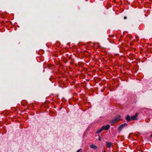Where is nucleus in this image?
<instances>
[{"mask_svg":"<svg viewBox=\"0 0 152 152\" xmlns=\"http://www.w3.org/2000/svg\"><path fill=\"white\" fill-rule=\"evenodd\" d=\"M131 117H130L129 115H127L125 117V119L128 122L132 121Z\"/></svg>","mask_w":152,"mask_h":152,"instance_id":"nucleus-4","label":"nucleus"},{"mask_svg":"<svg viewBox=\"0 0 152 152\" xmlns=\"http://www.w3.org/2000/svg\"><path fill=\"white\" fill-rule=\"evenodd\" d=\"M99 140H101V139H100L99 137Z\"/></svg>","mask_w":152,"mask_h":152,"instance_id":"nucleus-11","label":"nucleus"},{"mask_svg":"<svg viewBox=\"0 0 152 152\" xmlns=\"http://www.w3.org/2000/svg\"><path fill=\"white\" fill-rule=\"evenodd\" d=\"M121 116L119 115L118 117H115L111 121L110 123L112 125L114 124L115 123L117 122L119 120V118H120Z\"/></svg>","mask_w":152,"mask_h":152,"instance_id":"nucleus-1","label":"nucleus"},{"mask_svg":"<svg viewBox=\"0 0 152 152\" xmlns=\"http://www.w3.org/2000/svg\"><path fill=\"white\" fill-rule=\"evenodd\" d=\"M151 137H152V135H151Z\"/></svg>","mask_w":152,"mask_h":152,"instance_id":"nucleus-13","label":"nucleus"},{"mask_svg":"<svg viewBox=\"0 0 152 152\" xmlns=\"http://www.w3.org/2000/svg\"><path fill=\"white\" fill-rule=\"evenodd\" d=\"M128 125V124L126 123L124 124L120 125L118 129V132L119 133L123 129V128L125 126H126Z\"/></svg>","mask_w":152,"mask_h":152,"instance_id":"nucleus-2","label":"nucleus"},{"mask_svg":"<svg viewBox=\"0 0 152 152\" xmlns=\"http://www.w3.org/2000/svg\"><path fill=\"white\" fill-rule=\"evenodd\" d=\"M110 127V126L109 125H107L106 126H103L102 128L103 130H108Z\"/></svg>","mask_w":152,"mask_h":152,"instance_id":"nucleus-5","label":"nucleus"},{"mask_svg":"<svg viewBox=\"0 0 152 152\" xmlns=\"http://www.w3.org/2000/svg\"><path fill=\"white\" fill-rule=\"evenodd\" d=\"M102 152H106V151H103Z\"/></svg>","mask_w":152,"mask_h":152,"instance_id":"nucleus-12","label":"nucleus"},{"mask_svg":"<svg viewBox=\"0 0 152 152\" xmlns=\"http://www.w3.org/2000/svg\"><path fill=\"white\" fill-rule=\"evenodd\" d=\"M138 113H136L134 115L132 116V119H131V120H132V121L137 120V117L138 116Z\"/></svg>","mask_w":152,"mask_h":152,"instance_id":"nucleus-3","label":"nucleus"},{"mask_svg":"<svg viewBox=\"0 0 152 152\" xmlns=\"http://www.w3.org/2000/svg\"><path fill=\"white\" fill-rule=\"evenodd\" d=\"M103 130V129L102 128L101 129L98 130L96 132L98 133H99L101 132Z\"/></svg>","mask_w":152,"mask_h":152,"instance_id":"nucleus-8","label":"nucleus"},{"mask_svg":"<svg viewBox=\"0 0 152 152\" xmlns=\"http://www.w3.org/2000/svg\"><path fill=\"white\" fill-rule=\"evenodd\" d=\"M106 147L107 148H110L113 145V143L110 142H108L107 141L106 142Z\"/></svg>","mask_w":152,"mask_h":152,"instance_id":"nucleus-6","label":"nucleus"},{"mask_svg":"<svg viewBox=\"0 0 152 152\" xmlns=\"http://www.w3.org/2000/svg\"><path fill=\"white\" fill-rule=\"evenodd\" d=\"M81 149H80L78 150L76 152H79L80 151V150Z\"/></svg>","mask_w":152,"mask_h":152,"instance_id":"nucleus-10","label":"nucleus"},{"mask_svg":"<svg viewBox=\"0 0 152 152\" xmlns=\"http://www.w3.org/2000/svg\"><path fill=\"white\" fill-rule=\"evenodd\" d=\"M91 148H94V150H95L97 148V147L96 145H91L90 146Z\"/></svg>","mask_w":152,"mask_h":152,"instance_id":"nucleus-7","label":"nucleus"},{"mask_svg":"<svg viewBox=\"0 0 152 152\" xmlns=\"http://www.w3.org/2000/svg\"><path fill=\"white\" fill-rule=\"evenodd\" d=\"M127 17H126V16H125V17H124V19H127Z\"/></svg>","mask_w":152,"mask_h":152,"instance_id":"nucleus-9","label":"nucleus"}]
</instances>
